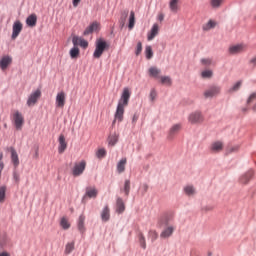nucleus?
Listing matches in <instances>:
<instances>
[{
	"instance_id": "4be33fe9",
	"label": "nucleus",
	"mask_w": 256,
	"mask_h": 256,
	"mask_svg": "<svg viewBox=\"0 0 256 256\" xmlns=\"http://www.w3.org/2000/svg\"><path fill=\"white\" fill-rule=\"evenodd\" d=\"M26 24L28 25V27H35V25H37V15L31 14L30 16H28V18L26 19Z\"/></svg>"
},
{
	"instance_id": "39448f33",
	"label": "nucleus",
	"mask_w": 256,
	"mask_h": 256,
	"mask_svg": "<svg viewBox=\"0 0 256 256\" xmlns=\"http://www.w3.org/2000/svg\"><path fill=\"white\" fill-rule=\"evenodd\" d=\"M221 93V88L219 86H210L204 91L205 99H212V97H217Z\"/></svg>"
},
{
	"instance_id": "f03ea898",
	"label": "nucleus",
	"mask_w": 256,
	"mask_h": 256,
	"mask_svg": "<svg viewBox=\"0 0 256 256\" xmlns=\"http://www.w3.org/2000/svg\"><path fill=\"white\" fill-rule=\"evenodd\" d=\"M106 49H107V42L101 38L98 39L96 41V48L93 53V57L95 59H99L101 57V55H103V53L105 52Z\"/></svg>"
},
{
	"instance_id": "79ce46f5",
	"label": "nucleus",
	"mask_w": 256,
	"mask_h": 256,
	"mask_svg": "<svg viewBox=\"0 0 256 256\" xmlns=\"http://www.w3.org/2000/svg\"><path fill=\"white\" fill-rule=\"evenodd\" d=\"M117 141H119V138H118L115 134L109 136V138H108V143H109V145L114 146V145L117 144Z\"/></svg>"
},
{
	"instance_id": "423d86ee",
	"label": "nucleus",
	"mask_w": 256,
	"mask_h": 256,
	"mask_svg": "<svg viewBox=\"0 0 256 256\" xmlns=\"http://www.w3.org/2000/svg\"><path fill=\"white\" fill-rule=\"evenodd\" d=\"M85 167H87V162L82 160L79 163H76L72 169V174L74 177H79V175H83V171H85Z\"/></svg>"
},
{
	"instance_id": "e433bc0d",
	"label": "nucleus",
	"mask_w": 256,
	"mask_h": 256,
	"mask_svg": "<svg viewBox=\"0 0 256 256\" xmlns=\"http://www.w3.org/2000/svg\"><path fill=\"white\" fill-rule=\"evenodd\" d=\"M7 193V187L1 186L0 187V203H5V195Z\"/></svg>"
},
{
	"instance_id": "6e6d98bb",
	"label": "nucleus",
	"mask_w": 256,
	"mask_h": 256,
	"mask_svg": "<svg viewBox=\"0 0 256 256\" xmlns=\"http://www.w3.org/2000/svg\"><path fill=\"white\" fill-rule=\"evenodd\" d=\"M156 97H157V91L151 90V92H150L151 101H155Z\"/></svg>"
},
{
	"instance_id": "37998d69",
	"label": "nucleus",
	"mask_w": 256,
	"mask_h": 256,
	"mask_svg": "<svg viewBox=\"0 0 256 256\" xmlns=\"http://www.w3.org/2000/svg\"><path fill=\"white\" fill-rule=\"evenodd\" d=\"M184 192L188 195H195V188L193 186H186L184 187Z\"/></svg>"
},
{
	"instance_id": "4468645a",
	"label": "nucleus",
	"mask_w": 256,
	"mask_h": 256,
	"mask_svg": "<svg viewBox=\"0 0 256 256\" xmlns=\"http://www.w3.org/2000/svg\"><path fill=\"white\" fill-rule=\"evenodd\" d=\"M223 147V142L216 141L210 145V151L211 153H221V151H223Z\"/></svg>"
},
{
	"instance_id": "4d7b16f0",
	"label": "nucleus",
	"mask_w": 256,
	"mask_h": 256,
	"mask_svg": "<svg viewBox=\"0 0 256 256\" xmlns=\"http://www.w3.org/2000/svg\"><path fill=\"white\" fill-rule=\"evenodd\" d=\"M137 121H139V114L135 113L132 117V123L133 125H135V123H137Z\"/></svg>"
},
{
	"instance_id": "7c9ffc66",
	"label": "nucleus",
	"mask_w": 256,
	"mask_h": 256,
	"mask_svg": "<svg viewBox=\"0 0 256 256\" xmlns=\"http://www.w3.org/2000/svg\"><path fill=\"white\" fill-rule=\"evenodd\" d=\"M127 17H129V11L125 10L121 13L120 17V25L125 27V22L127 21Z\"/></svg>"
},
{
	"instance_id": "5fc2aeb1",
	"label": "nucleus",
	"mask_w": 256,
	"mask_h": 256,
	"mask_svg": "<svg viewBox=\"0 0 256 256\" xmlns=\"http://www.w3.org/2000/svg\"><path fill=\"white\" fill-rule=\"evenodd\" d=\"M256 99V93H252L249 98L247 99V104L249 105V103H253V101H255Z\"/></svg>"
},
{
	"instance_id": "2f4dec72",
	"label": "nucleus",
	"mask_w": 256,
	"mask_h": 256,
	"mask_svg": "<svg viewBox=\"0 0 256 256\" xmlns=\"http://www.w3.org/2000/svg\"><path fill=\"white\" fill-rule=\"evenodd\" d=\"M128 27H129V29H133V27H135V12L134 11L130 12Z\"/></svg>"
},
{
	"instance_id": "603ef678",
	"label": "nucleus",
	"mask_w": 256,
	"mask_h": 256,
	"mask_svg": "<svg viewBox=\"0 0 256 256\" xmlns=\"http://www.w3.org/2000/svg\"><path fill=\"white\" fill-rule=\"evenodd\" d=\"M79 45H80V47H83V49H87L89 47V42H87V40L81 38Z\"/></svg>"
},
{
	"instance_id": "f257e3e1",
	"label": "nucleus",
	"mask_w": 256,
	"mask_h": 256,
	"mask_svg": "<svg viewBox=\"0 0 256 256\" xmlns=\"http://www.w3.org/2000/svg\"><path fill=\"white\" fill-rule=\"evenodd\" d=\"M129 99H131V91L129 90V88H124L122 95L118 101L116 112L114 114L113 124H115L116 121H118V123H121L123 121V117L125 115V107L129 105Z\"/></svg>"
},
{
	"instance_id": "49530a36",
	"label": "nucleus",
	"mask_w": 256,
	"mask_h": 256,
	"mask_svg": "<svg viewBox=\"0 0 256 256\" xmlns=\"http://www.w3.org/2000/svg\"><path fill=\"white\" fill-rule=\"evenodd\" d=\"M3 169H5V163L3 162V152H0V179L3 173Z\"/></svg>"
},
{
	"instance_id": "1a4fd4ad",
	"label": "nucleus",
	"mask_w": 256,
	"mask_h": 256,
	"mask_svg": "<svg viewBox=\"0 0 256 256\" xmlns=\"http://www.w3.org/2000/svg\"><path fill=\"white\" fill-rule=\"evenodd\" d=\"M97 195H99V190H97V188H95V187L88 186L86 188V192L83 197V201H85V199H87V197L89 199H97Z\"/></svg>"
},
{
	"instance_id": "72a5a7b5",
	"label": "nucleus",
	"mask_w": 256,
	"mask_h": 256,
	"mask_svg": "<svg viewBox=\"0 0 256 256\" xmlns=\"http://www.w3.org/2000/svg\"><path fill=\"white\" fill-rule=\"evenodd\" d=\"M239 151V145L228 146L226 148V155H231V153H237Z\"/></svg>"
},
{
	"instance_id": "bf43d9fd",
	"label": "nucleus",
	"mask_w": 256,
	"mask_h": 256,
	"mask_svg": "<svg viewBox=\"0 0 256 256\" xmlns=\"http://www.w3.org/2000/svg\"><path fill=\"white\" fill-rule=\"evenodd\" d=\"M81 3V0H73V7H77Z\"/></svg>"
},
{
	"instance_id": "c9c22d12",
	"label": "nucleus",
	"mask_w": 256,
	"mask_h": 256,
	"mask_svg": "<svg viewBox=\"0 0 256 256\" xmlns=\"http://www.w3.org/2000/svg\"><path fill=\"white\" fill-rule=\"evenodd\" d=\"M130 191H131V180H125L124 193H125L126 197H129Z\"/></svg>"
},
{
	"instance_id": "ddd939ff",
	"label": "nucleus",
	"mask_w": 256,
	"mask_h": 256,
	"mask_svg": "<svg viewBox=\"0 0 256 256\" xmlns=\"http://www.w3.org/2000/svg\"><path fill=\"white\" fill-rule=\"evenodd\" d=\"M23 31V24L20 21H16L13 24V32H12V39L19 37V34Z\"/></svg>"
},
{
	"instance_id": "6ab92c4d",
	"label": "nucleus",
	"mask_w": 256,
	"mask_h": 256,
	"mask_svg": "<svg viewBox=\"0 0 256 256\" xmlns=\"http://www.w3.org/2000/svg\"><path fill=\"white\" fill-rule=\"evenodd\" d=\"M174 231H175V227L168 226L166 229H164L161 232V234H160L161 239H168V237H171V235H173Z\"/></svg>"
},
{
	"instance_id": "8fccbe9b",
	"label": "nucleus",
	"mask_w": 256,
	"mask_h": 256,
	"mask_svg": "<svg viewBox=\"0 0 256 256\" xmlns=\"http://www.w3.org/2000/svg\"><path fill=\"white\" fill-rule=\"evenodd\" d=\"M81 37H78V36H74L72 38V43L74 45V47H77V45H79L81 43Z\"/></svg>"
},
{
	"instance_id": "473e14b6",
	"label": "nucleus",
	"mask_w": 256,
	"mask_h": 256,
	"mask_svg": "<svg viewBox=\"0 0 256 256\" xmlns=\"http://www.w3.org/2000/svg\"><path fill=\"white\" fill-rule=\"evenodd\" d=\"M79 48L77 46H74L71 50H70V57L71 59H77V57H79Z\"/></svg>"
},
{
	"instance_id": "a211bd4d",
	"label": "nucleus",
	"mask_w": 256,
	"mask_h": 256,
	"mask_svg": "<svg viewBox=\"0 0 256 256\" xmlns=\"http://www.w3.org/2000/svg\"><path fill=\"white\" fill-rule=\"evenodd\" d=\"M94 31H99V22H93L87 27L83 33V35H91Z\"/></svg>"
},
{
	"instance_id": "aec40b11",
	"label": "nucleus",
	"mask_w": 256,
	"mask_h": 256,
	"mask_svg": "<svg viewBox=\"0 0 256 256\" xmlns=\"http://www.w3.org/2000/svg\"><path fill=\"white\" fill-rule=\"evenodd\" d=\"M11 161L15 169H17V167H19V155L17 154V151L14 148H11Z\"/></svg>"
},
{
	"instance_id": "13d9d810",
	"label": "nucleus",
	"mask_w": 256,
	"mask_h": 256,
	"mask_svg": "<svg viewBox=\"0 0 256 256\" xmlns=\"http://www.w3.org/2000/svg\"><path fill=\"white\" fill-rule=\"evenodd\" d=\"M148 190H149V186L147 184H143L142 185L143 194L147 193Z\"/></svg>"
},
{
	"instance_id": "864d4df0",
	"label": "nucleus",
	"mask_w": 256,
	"mask_h": 256,
	"mask_svg": "<svg viewBox=\"0 0 256 256\" xmlns=\"http://www.w3.org/2000/svg\"><path fill=\"white\" fill-rule=\"evenodd\" d=\"M202 65H206L209 66L211 65V63H213V60H211L210 58H204L201 60Z\"/></svg>"
},
{
	"instance_id": "4c0bfd02",
	"label": "nucleus",
	"mask_w": 256,
	"mask_h": 256,
	"mask_svg": "<svg viewBox=\"0 0 256 256\" xmlns=\"http://www.w3.org/2000/svg\"><path fill=\"white\" fill-rule=\"evenodd\" d=\"M60 225H61L62 229H65V230H67L71 227L69 220L65 217L61 219Z\"/></svg>"
},
{
	"instance_id": "0eeeda50",
	"label": "nucleus",
	"mask_w": 256,
	"mask_h": 256,
	"mask_svg": "<svg viewBox=\"0 0 256 256\" xmlns=\"http://www.w3.org/2000/svg\"><path fill=\"white\" fill-rule=\"evenodd\" d=\"M247 51V45L245 44H236L229 47L230 55H238V53H243Z\"/></svg>"
},
{
	"instance_id": "58836bf2",
	"label": "nucleus",
	"mask_w": 256,
	"mask_h": 256,
	"mask_svg": "<svg viewBox=\"0 0 256 256\" xmlns=\"http://www.w3.org/2000/svg\"><path fill=\"white\" fill-rule=\"evenodd\" d=\"M241 85H243V82H242V81L236 82V83L233 85V87H231V88L229 89V93H233V92H235V91H239V89H241Z\"/></svg>"
},
{
	"instance_id": "c85d7f7f",
	"label": "nucleus",
	"mask_w": 256,
	"mask_h": 256,
	"mask_svg": "<svg viewBox=\"0 0 256 256\" xmlns=\"http://www.w3.org/2000/svg\"><path fill=\"white\" fill-rule=\"evenodd\" d=\"M160 83L162 85H167L168 87H171L173 81L171 80V77H169V76H161Z\"/></svg>"
},
{
	"instance_id": "412c9836",
	"label": "nucleus",
	"mask_w": 256,
	"mask_h": 256,
	"mask_svg": "<svg viewBox=\"0 0 256 256\" xmlns=\"http://www.w3.org/2000/svg\"><path fill=\"white\" fill-rule=\"evenodd\" d=\"M150 77H154L155 79H160L159 75H161V70L157 67H150L148 70Z\"/></svg>"
},
{
	"instance_id": "ea45409f",
	"label": "nucleus",
	"mask_w": 256,
	"mask_h": 256,
	"mask_svg": "<svg viewBox=\"0 0 256 256\" xmlns=\"http://www.w3.org/2000/svg\"><path fill=\"white\" fill-rule=\"evenodd\" d=\"M145 55L146 59H153V48H151V46H146Z\"/></svg>"
},
{
	"instance_id": "680f3d73",
	"label": "nucleus",
	"mask_w": 256,
	"mask_h": 256,
	"mask_svg": "<svg viewBox=\"0 0 256 256\" xmlns=\"http://www.w3.org/2000/svg\"><path fill=\"white\" fill-rule=\"evenodd\" d=\"M0 256H11V254H9L8 252H2L0 253Z\"/></svg>"
},
{
	"instance_id": "7ed1b4c3",
	"label": "nucleus",
	"mask_w": 256,
	"mask_h": 256,
	"mask_svg": "<svg viewBox=\"0 0 256 256\" xmlns=\"http://www.w3.org/2000/svg\"><path fill=\"white\" fill-rule=\"evenodd\" d=\"M12 119L14 121V125L17 131H21V129H23V125H25V118L23 117V114H21V112L16 110L12 114Z\"/></svg>"
},
{
	"instance_id": "3c124183",
	"label": "nucleus",
	"mask_w": 256,
	"mask_h": 256,
	"mask_svg": "<svg viewBox=\"0 0 256 256\" xmlns=\"http://www.w3.org/2000/svg\"><path fill=\"white\" fill-rule=\"evenodd\" d=\"M141 51H143V44L141 42H138L137 43V46H136V55H141Z\"/></svg>"
},
{
	"instance_id": "a18cd8bd",
	"label": "nucleus",
	"mask_w": 256,
	"mask_h": 256,
	"mask_svg": "<svg viewBox=\"0 0 256 256\" xmlns=\"http://www.w3.org/2000/svg\"><path fill=\"white\" fill-rule=\"evenodd\" d=\"M105 155H107V151H105L103 148L99 149L96 153V157H98V159H103Z\"/></svg>"
},
{
	"instance_id": "09e8293b",
	"label": "nucleus",
	"mask_w": 256,
	"mask_h": 256,
	"mask_svg": "<svg viewBox=\"0 0 256 256\" xmlns=\"http://www.w3.org/2000/svg\"><path fill=\"white\" fill-rule=\"evenodd\" d=\"M13 180L15 181V183H19V181H21V176L19 172H17V170L13 171Z\"/></svg>"
},
{
	"instance_id": "c03bdc74",
	"label": "nucleus",
	"mask_w": 256,
	"mask_h": 256,
	"mask_svg": "<svg viewBox=\"0 0 256 256\" xmlns=\"http://www.w3.org/2000/svg\"><path fill=\"white\" fill-rule=\"evenodd\" d=\"M148 235L152 241H157V238L159 237V234H157V231L155 230H150Z\"/></svg>"
},
{
	"instance_id": "e2e57ef3",
	"label": "nucleus",
	"mask_w": 256,
	"mask_h": 256,
	"mask_svg": "<svg viewBox=\"0 0 256 256\" xmlns=\"http://www.w3.org/2000/svg\"><path fill=\"white\" fill-rule=\"evenodd\" d=\"M251 63H253L254 65H256V58H253V59L251 60Z\"/></svg>"
},
{
	"instance_id": "cd10ccee",
	"label": "nucleus",
	"mask_w": 256,
	"mask_h": 256,
	"mask_svg": "<svg viewBox=\"0 0 256 256\" xmlns=\"http://www.w3.org/2000/svg\"><path fill=\"white\" fill-rule=\"evenodd\" d=\"M216 25H217V22H216V21L209 20L208 23H206V24L203 26V30H204V31H211V29H215Z\"/></svg>"
},
{
	"instance_id": "9b49d317",
	"label": "nucleus",
	"mask_w": 256,
	"mask_h": 256,
	"mask_svg": "<svg viewBox=\"0 0 256 256\" xmlns=\"http://www.w3.org/2000/svg\"><path fill=\"white\" fill-rule=\"evenodd\" d=\"M13 63V58L9 55H5L0 59V69L6 71V69Z\"/></svg>"
},
{
	"instance_id": "0e129e2a",
	"label": "nucleus",
	"mask_w": 256,
	"mask_h": 256,
	"mask_svg": "<svg viewBox=\"0 0 256 256\" xmlns=\"http://www.w3.org/2000/svg\"><path fill=\"white\" fill-rule=\"evenodd\" d=\"M242 111H243V113H247L248 109L247 108H243Z\"/></svg>"
},
{
	"instance_id": "393cba45",
	"label": "nucleus",
	"mask_w": 256,
	"mask_h": 256,
	"mask_svg": "<svg viewBox=\"0 0 256 256\" xmlns=\"http://www.w3.org/2000/svg\"><path fill=\"white\" fill-rule=\"evenodd\" d=\"M179 131H181V125H180V124L173 125V126L170 128L169 139H173V136H174V135H177V133H178Z\"/></svg>"
},
{
	"instance_id": "de8ad7c7",
	"label": "nucleus",
	"mask_w": 256,
	"mask_h": 256,
	"mask_svg": "<svg viewBox=\"0 0 256 256\" xmlns=\"http://www.w3.org/2000/svg\"><path fill=\"white\" fill-rule=\"evenodd\" d=\"M222 3H223V0H211V6L214 8L221 7Z\"/></svg>"
},
{
	"instance_id": "052dcab7",
	"label": "nucleus",
	"mask_w": 256,
	"mask_h": 256,
	"mask_svg": "<svg viewBox=\"0 0 256 256\" xmlns=\"http://www.w3.org/2000/svg\"><path fill=\"white\" fill-rule=\"evenodd\" d=\"M163 19H165V15H163L162 13H160L158 15V21H163Z\"/></svg>"
},
{
	"instance_id": "5701e85b",
	"label": "nucleus",
	"mask_w": 256,
	"mask_h": 256,
	"mask_svg": "<svg viewBox=\"0 0 256 256\" xmlns=\"http://www.w3.org/2000/svg\"><path fill=\"white\" fill-rule=\"evenodd\" d=\"M124 211H125V203L123 202V199L117 198V201H116V212L121 214Z\"/></svg>"
},
{
	"instance_id": "f704fd0d",
	"label": "nucleus",
	"mask_w": 256,
	"mask_h": 256,
	"mask_svg": "<svg viewBox=\"0 0 256 256\" xmlns=\"http://www.w3.org/2000/svg\"><path fill=\"white\" fill-rule=\"evenodd\" d=\"M138 239H139V244L142 247V249H147V243L145 241V236L143 235V233H139L138 235Z\"/></svg>"
},
{
	"instance_id": "2eb2a0df",
	"label": "nucleus",
	"mask_w": 256,
	"mask_h": 256,
	"mask_svg": "<svg viewBox=\"0 0 256 256\" xmlns=\"http://www.w3.org/2000/svg\"><path fill=\"white\" fill-rule=\"evenodd\" d=\"M58 143V152L60 154L65 153V149H67V141H65V136L63 134L59 136Z\"/></svg>"
},
{
	"instance_id": "f8f14e48",
	"label": "nucleus",
	"mask_w": 256,
	"mask_h": 256,
	"mask_svg": "<svg viewBox=\"0 0 256 256\" xmlns=\"http://www.w3.org/2000/svg\"><path fill=\"white\" fill-rule=\"evenodd\" d=\"M159 35V24H153L151 30L147 33L148 41H153Z\"/></svg>"
},
{
	"instance_id": "f3484780",
	"label": "nucleus",
	"mask_w": 256,
	"mask_h": 256,
	"mask_svg": "<svg viewBox=\"0 0 256 256\" xmlns=\"http://www.w3.org/2000/svg\"><path fill=\"white\" fill-rule=\"evenodd\" d=\"M101 219L104 223H107L109 219H111V210L109 209V206H105L101 212Z\"/></svg>"
},
{
	"instance_id": "a19ab883",
	"label": "nucleus",
	"mask_w": 256,
	"mask_h": 256,
	"mask_svg": "<svg viewBox=\"0 0 256 256\" xmlns=\"http://www.w3.org/2000/svg\"><path fill=\"white\" fill-rule=\"evenodd\" d=\"M203 79H211L213 77V71L211 70H204L202 73H201Z\"/></svg>"
},
{
	"instance_id": "c756f323",
	"label": "nucleus",
	"mask_w": 256,
	"mask_h": 256,
	"mask_svg": "<svg viewBox=\"0 0 256 256\" xmlns=\"http://www.w3.org/2000/svg\"><path fill=\"white\" fill-rule=\"evenodd\" d=\"M75 249V242H68L65 246V255H70V253Z\"/></svg>"
},
{
	"instance_id": "6e6552de",
	"label": "nucleus",
	"mask_w": 256,
	"mask_h": 256,
	"mask_svg": "<svg viewBox=\"0 0 256 256\" xmlns=\"http://www.w3.org/2000/svg\"><path fill=\"white\" fill-rule=\"evenodd\" d=\"M40 97H41V90H36L32 94H30L27 100L28 107H33L37 103V101H39Z\"/></svg>"
},
{
	"instance_id": "b1692460",
	"label": "nucleus",
	"mask_w": 256,
	"mask_h": 256,
	"mask_svg": "<svg viewBox=\"0 0 256 256\" xmlns=\"http://www.w3.org/2000/svg\"><path fill=\"white\" fill-rule=\"evenodd\" d=\"M127 165V158H122L118 164H117V172L118 173H124L125 172V166Z\"/></svg>"
},
{
	"instance_id": "20e7f679",
	"label": "nucleus",
	"mask_w": 256,
	"mask_h": 256,
	"mask_svg": "<svg viewBox=\"0 0 256 256\" xmlns=\"http://www.w3.org/2000/svg\"><path fill=\"white\" fill-rule=\"evenodd\" d=\"M189 123L192 125H199L205 121V117L200 111L192 112L188 117Z\"/></svg>"
},
{
	"instance_id": "a878e982",
	"label": "nucleus",
	"mask_w": 256,
	"mask_h": 256,
	"mask_svg": "<svg viewBox=\"0 0 256 256\" xmlns=\"http://www.w3.org/2000/svg\"><path fill=\"white\" fill-rule=\"evenodd\" d=\"M78 229L80 233H85V215H80L78 219Z\"/></svg>"
},
{
	"instance_id": "9d476101",
	"label": "nucleus",
	"mask_w": 256,
	"mask_h": 256,
	"mask_svg": "<svg viewBox=\"0 0 256 256\" xmlns=\"http://www.w3.org/2000/svg\"><path fill=\"white\" fill-rule=\"evenodd\" d=\"M67 99V94H65L63 91L58 92L56 95V107L59 109H63L65 107V101Z\"/></svg>"
},
{
	"instance_id": "bb28decb",
	"label": "nucleus",
	"mask_w": 256,
	"mask_h": 256,
	"mask_svg": "<svg viewBox=\"0 0 256 256\" xmlns=\"http://www.w3.org/2000/svg\"><path fill=\"white\" fill-rule=\"evenodd\" d=\"M179 0H170L169 7L172 13H177L179 9Z\"/></svg>"
},
{
	"instance_id": "dca6fc26",
	"label": "nucleus",
	"mask_w": 256,
	"mask_h": 256,
	"mask_svg": "<svg viewBox=\"0 0 256 256\" xmlns=\"http://www.w3.org/2000/svg\"><path fill=\"white\" fill-rule=\"evenodd\" d=\"M253 170H249L245 174H243L240 178V183L241 185H247L251 179H253Z\"/></svg>"
}]
</instances>
